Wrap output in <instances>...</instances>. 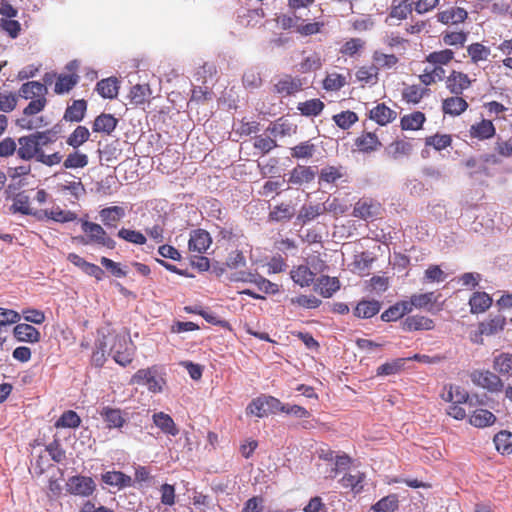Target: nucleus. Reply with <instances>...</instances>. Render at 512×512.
Wrapping results in <instances>:
<instances>
[{
    "label": "nucleus",
    "instance_id": "nucleus-1",
    "mask_svg": "<svg viewBox=\"0 0 512 512\" xmlns=\"http://www.w3.org/2000/svg\"><path fill=\"white\" fill-rule=\"evenodd\" d=\"M49 142V138L44 132H35L18 138L17 156L21 160L38 161L43 147Z\"/></svg>",
    "mask_w": 512,
    "mask_h": 512
},
{
    "label": "nucleus",
    "instance_id": "nucleus-2",
    "mask_svg": "<svg viewBox=\"0 0 512 512\" xmlns=\"http://www.w3.org/2000/svg\"><path fill=\"white\" fill-rule=\"evenodd\" d=\"M81 229L85 234V237H78L82 244H94L110 250L116 247V242L111 238L106 230L97 223L81 220Z\"/></svg>",
    "mask_w": 512,
    "mask_h": 512
},
{
    "label": "nucleus",
    "instance_id": "nucleus-3",
    "mask_svg": "<svg viewBox=\"0 0 512 512\" xmlns=\"http://www.w3.org/2000/svg\"><path fill=\"white\" fill-rule=\"evenodd\" d=\"M471 382L492 394H499L504 390V382L496 372L486 369H475L470 375Z\"/></svg>",
    "mask_w": 512,
    "mask_h": 512
},
{
    "label": "nucleus",
    "instance_id": "nucleus-4",
    "mask_svg": "<svg viewBox=\"0 0 512 512\" xmlns=\"http://www.w3.org/2000/svg\"><path fill=\"white\" fill-rule=\"evenodd\" d=\"M111 339L112 345L109 349V354L119 365L123 367L129 365L134 355L133 344L125 337L119 335H113Z\"/></svg>",
    "mask_w": 512,
    "mask_h": 512
},
{
    "label": "nucleus",
    "instance_id": "nucleus-5",
    "mask_svg": "<svg viewBox=\"0 0 512 512\" xmlns=\"http://www.w3.org/2000/svg\"><path fill=\"white\" fill-rule=\"evenodd\" d=\"M96 489V484L91 477L76 475L66 482V491L71 495L89 497Z\"/></svg>",
    "mask_w": 512,
    "mask_h": 512
},
{
    "label": "nucleus",
    "instance_id": "nucleus-6",
    "mask_svg": "<svg viewBox=\"0 0 512 512\" xmlns=\"http://www.w3.org/2000/svg\"><path fill=\"white\" fill-rule=\"evenodd\" d=\"M132 384L145 385L153 393L162 391L164 380L157 378V371L154 367L139 369L131 378Z\"/></svg>",
    "mask_w": 512,
    "mask_h": 512
},
{
    "label": "nucleus",
    "instance_id": "nucleus-7",
    "mask_svg": "<svg viewBox=\"0 0 512 512\" xmlns=\"http://www.w3.org/2000/svg\"><path fill=\"white\" fill-rule=\"evenodd\" d=\"M304 80L298 76L284 74L273 86V92L283 97L294 95L300 92L304 86Z\"/></svg>",
    "mask_w": 512,
    "mask_h": 512
},
{
    "label": "nucleus",
    "instance_id": "nucleus-8",
    "mask_svg": "<svg viewBox=\"0 0 512 512\" xmlns=\"http://www.w3.org/2000/svg\"><path fill=\"white\" fill-rule=\"evenodd\" d=\"M381 204L371 198L359 199L353 208V216L362 220H373L378 217Z\"/></svg>",
    "mask_w": 512,
    "mask_h": 512
},
{
    "label": "nucleus",
    "instance_id": "nucleus-9",
    "mask_svg": "<svg viewBox=\"0 0 512 512\" xmlns=\"http://www.w3.org/2000/svg\"><path fill=\"white\" fill-rule=\"evenodd\" d=\"M468 18V12L460 6H449L436 13V20L443 25H459Z\"/></svg>",
    "mask_w": 512,
    "mask_h": 512
},
{
    "label": "nucleus",
    "instance_id": "nucleus-10",
    "mask_svg": "<svg viewBox=\"0 0 512 512\" xmlns=\"http://www.w3.org/2000/svg\"><path fill=\"white\" fill-rule=\"evenodd\" d=\"M445 84L452 95H461L471 86L472 80L466 73L452 70L446 77Z\"/></svg>",
    "mask_w": 512,
    "mask_h": 512
},
{
    "label": "nucleus",
    "instance_id": "nucleus-11",
    "mask_svg": "<svg viewBox=\"0 0 512 512\" xmlns=\"http://www.w3.org/2000/svg\"><path fill=\"white\" fill-rule=\"evenodd\" d=\"M99 414L108 429H121L127 422V414L120 408L104 406Z\"/></svg>",
    "mask_w": 512,
    "mask_h": 512
},
{
    "label": "nucleus",
    "instance_id": "nucleus-12",
    "mask_svg": "<svg viewBox=\"0 0 512 512\" xmlns=\"http://www.w3.org/2000/svg\"><path fill=\"white\" fill-rule=\"evenodd\" d=\"M401 328L403 331L406 332H413V331H429L433 330L435 328V322L433 319L423 316V315H412L406 317L401 322Z\"/></svg>",
    "mask_w": 512,
    "mask_h": 512
},
{
    "label": "nucleus",
    "instance_id": "nucleus-13",
    "mask_svg": "<svg viewBox=\"0 0 512 512\" xmlns=\"http://www.w3.org/2000/svg\"><path fill=\"white\" fill-rule=\"evenodd\" d=\"M212 243L210 234L203 229L192 231L188 242L189 250L203 254L207 251Z\"/></svg>",
    "mask_w": 512,
    "mask_h": 512
},
{
    "label": "nucleus",
    "instance_id": "nucleus-14",
    "mask_svg": "<svg viewBox=\"0 0 512 512\" xmlns=\"http://www.w3.org/2000/svg\"><path fill=\"white\" fill-rule=\"evenodd\" d=\"M315 176L316 172L312 167L297 165L290 171L288 183L300 186L312 182Z\"/></svg>",
    "mask_w": 512,
    "mask_h": 512
},
{
    "label": "nucleus",
    "instance_id": "nucleus-15",
    "mask_svg": "<svg viewBox=\"0 0 512 512\" xmlns=\"http://www.w3.org/2000/svg\"><path fill=\"white\" fill-rule=\"evenodd\" d=\"M397 112L388 107L385 103H379L369 111V118L381 126L393 122Z\"/></svg>",
    "mask_w": 512,
    "mask_h": 512
},
{
    "label": "nucleus",
    "instance_id": "nucleus-16",
    "mask_svg": "<svg viewBox=\"0 0 512 512\" xmlns=\"http://www.w3.org/2000/svg\"><path fill=\"white\" fill-rule=\"evenodd\" d=\"M496 128L491 120L482 119L480 122L472 124L469 129V136L478 140H488L494 137Z\"/></svg>",
    "mask_w": 512,
    "mask_h": 512
},
{
    "label": "nucleus",
    "instance_id": "nucleus-17",
    "mask_svg": "<svg viewBox=\"0 0 512 512\" xmlns=\"http://www.w3.org/2000/svg\"><path fill=\"white\" fill-rule=\"evenodd\" d=\"M440 295H436L435 292H426L421 294H413L410 299L407 300L410 304V312L416 309H425L432 311L434 304L437 302Z\"/></svg>",
    "mask_w": 512,
    "mask_h": 512
},
{
    "label": "nucleus",
    "instance_id": "nucleus-18",
    "mask_svg": "<svg viewBox=\"0 0 512 512\" xmlns=\"http://www.w3.org/2000/svg\"><path fill=\"white\" fill-rule=\"evenodd\" d=\"M492 367L500 377H512V353L500 352L495 354L492 361Z\"/></svg>",
    "mask_w": 512,
    "mask_h": 512
},
{
    "label": "nucleus",
    "instance_id": "nucleus-19",
    "mask_svg": "<svg viewBox=\"0 0 512 512\" xmlns=\"http://www.w3.org/2000/svg\"><path fill=\"white\" fill-rule=\"evenodd\" d=\"M468 102L460 95H453L442 101V111L450 116H459L468 109Z\"/></svg>",
    "mask_w": 512,
    "mask_h": 512
},
{
    "label": "nucleus",
    "instance_id": "nucleus-20",
    "mask_svg": "<svg viewBox=\"0 0 512 512\" xmlns=\"http://www.w3.org/2000/svg\"><path fill=\"white\" fill-rule=\"evenodd\" d=\"M13 334L19 342L37 343L41 338L39 330L27 323H17Z\"/></svg>",
    "mask_w": 512,
    "mask_h": 512
},
{
    "label": "nucleus",
    "instance_id": "nucleus-21",
    "mask_svg": "<svg viewBox=\"0 0 512 512\" xmlns=\"http://www.w3.org/2000/svg\"><path fill=\"white\" fill-rule=\"evenodd\" d=\"M125 215V209L121 206L106 207L99 212L102 223L108 228H116Z\"/></svg>",
    "mask_w": 512,
    "mask_h": 512
},
{
    "label": "nucleus",
    "instance_id": "nucleus-22",
    "mask_svg": "<svg viewBox=\"0 0 512 512\" xmlns=\"http://www.w3.org/2000/svg\"><path fill=\"white\" fill-rule=\"evenodd\" d=\"M381 310V302L378 300H361L353 310L355 317L369 319L377 315Z\"/></svg>",
    "mask_w": 512,
    "mask_h": 512
},
{
    "label": "nucleus",
    "instance_id": "nucleus-23",
    "mask_svg": "<svg viewBox=\"0 0 512 512\" xmlns=\"http://www.w3.org/2000/svg\"><path fill=\"white\" fill-rule=\"evenodd\" d=\"M496 420V416L484 408L474 410L468 419L470 425L476 428L490 427L495 424Z\"/></svg>",
    "mask_w": 512,
    "mask_h": 512
},
{
    "label": "nucleus",
    "instance_id": "nucleus-24",
    "mask_svg": "<svg viewBox=\"0 0 512 512\" xmlns=\"http://www.w3.org/2000/svg\"><path fill=\"white\" fill-rule=\"evenodd\" d=\"M409 313H411L410 304H408L407 300H401L386 309L381 314V320L384 322L397 321Z\"/></svg>",
    "mask_w": 512,
    "mask_h": 512
},
{
    "label": "nucleus",
    "instance_id": "nucleus-25",
    "mask_svg": "<svg viewBox=\"0 0 512 512\" xmlns=\"http://www.w3.org/2000/svg\"><path fill=\"white\" fill-rule=\"evenodd\" d=\"M340 289V281L336 277L321 276L317 279L315 290L324 298H330Z\"/></svg>",
    "mask_w": 512,
    "mask_h": 512
},
{
    "label": "nucleus",
    "instance_id": "nucleus-26",
    "mask_svg": "<svg viewBox=\"0 0 512 512\" xmlns=\"http://www.w3.org/2000/svg\"><path fill=\"white\" fill-rule=\"evenodd\" d=\"M478 325L485 336H493L504 330L506 318L505 316L498 314L480 322Z\"/></svg>",
    "mask_w": 512,
    "mask_h": 512
},
{
    "label": "nucleus",
    "instance_id": "nucleus-27",
    "mask_svg": "<svg viewBox=\"0 0 512 512\" xmlns=\"http://www.w3.org/2000/svg\"><path fill=\"white\" fill-rule=\"evenodd\" d=\"M87 111V102L84 99L74 100L68 105L63 119L69 122H80L84 119Z\"/></svg>",
    "mask_w": 512,
    "mask_h": 512
},
{
    "label": "nucleus",
    "instance_id": "nucleus-28",
    "mask_svg": "<svg viewBox=\"0 0 512 512\" xmlns=\"http://www.w3.org/2000/svg\"><path fill=\"white\" fill-rule=\"evenodd\" d=\"M356 148L361 152H372L382 146L378 136L372 132H363L355 140Z\"/></svg>",
    "mask_w": 512,
    "mask_h": 512
},
{
    "label": "nucleus",
    "instance_id": "nucleus-29",
    "mask_svg": "<svg viewBox=\"0 0 512 512\" xmlns=\"http://www.w3.org/2000/svg\"><path fill=\"white\" fill-rule=\"evenodd\" d=\"M96 91L105 99H114L119 93V81L116 77L102 79L96 84Z\"/></svg>",
    "mask_w": 512,
    "mask_h": 512
},
{
    "label": "nucleus",
    "instance_id": "nucleus-30",
    "mask_svg": "<svg viewBox=\"0 0 512 512\" xmlns=\"http://www.w3.org/2000/svg\"><path fill=\"white\" fill-rule=\"evenodd\" d=\"M117 124L118 120L112 114L102 113L95 118L92 129L94 132L110 135Z\"/></svg>",
    "mask_w": 512,
    "mask_h": 512
},
{
    "label": "nucleus",
    "instance_id": "nucleus-31",
    "mask_svg": "<svg viewBox=\"0 0 512 512\" xmlns=\"http://www.w3.org/2000/svg\"><path fill=\"white\" fill-rule=\"evenodd\" d=\"M153 423L165 434L176 436L179 433L172 417L164 412L154 413L152 416Z\"/></svg>",
    "mask_w": 512,
    "mask_h": 512
},
{
    "label": "nucleus",
    "instance_id": "nucleus-32",
    "mask_svg": "<svg viewBox=\"0 0 512 512\" xmlns=\"http://www.w3.org/2000/svg\"><path fill=\"white\" fill-rule=\"evenodd\" d=\"M46 94V86L38 81L26 82L22 84V86L19 89V97H22L26 100H34L40 96H45Z\"/></svg>",
    "mask_w": 512,
    "mask_h": 512
},
{
    "label": "nucleus",
    "instance_id": "nucleus-33",
    "mask_svg": "<svg viewBox=\"0 0 512 512\" xmlns=\"http://www.w3.org/2000/svg\"><path fill=\"white\" fill-rule=\"evenodd\" d=\"M426 121V116L421 111H414L410 114H406L400 119V127L402 130L417 131L422 129L423 124Z\"/></svg>",
    "mask_w": 512,
    "mask_h": 512
},
{
    "label": "nucleus",
    "instance_id": "nucleus-34",
    "mask_svg": "<svg viewBox=\"0 0 512 512\" xmlns=\"http://www.w3.org/2000/svg\"><path fill=\"white\" fill-rule=\"evenodd\" d=\"M326 211V206L324 204H309L303 205L300 208V211L297 216V221L305 225L306 223L316 219L318 216L322 215Z\"/></svg>",
    "mask_w": 512,
    "mask_h": 512
},
{
    "label": "nucleus",
    "instance_id": "nucleus-35",
    "mask_svg": "<svg viewBox=\"0 0 512 512\" xmlns=\"http://www.w3.org/2000/svg\"><path fill=\"white\" fill-rule=\"evenodd\" d=\"M469 305L471 313H483L492 305V298L486 292H474L469 299Z\"/></svg>",
    "mask_w": 512,
    "mask_h": 512
},
{
    "label": "nucleus",
    "instance_id": "nucleus-36",
    "mask_svg": "<svg viewBox=\"0 0 512 512\" xmlns=\"http://www.w3.org/2000/svg\"><path fill=\"white\" fill-rule=\"evenodd\" d=\"M292 280L301 287H307L314 282L315 274L306 265H299L290 271Z\"/></svg>",
    "mask_w": 512,
    "mask_h": 512
},
{
    "label": "nucleus",
    "instance_id": "nucleus-37",
    "mask_svg": "<svg viewBox=\"0 0 512 512\" xmlns=\"http://www.w3.org/2000/svg\"><path fill=\"white\" fill-rule=\"evenodd\" d=\"M467 54L471 63L478 64L488 60L491 55V49L480 42H474L467 46Z\"/></svg>",
    "mask_w": 512,
    "mask_h": 512
},
{
    "label": "nucleus",
    "instance_id": "nucleus-38",
    "mask_svg": "<svg viewBox=\"0 0 512 512\" xmlns=\"http://www.w3.org/2000/svg\"><path fill=\"white\" fill-rule=\"evenodd\" d=\"M456 390V400L448 407L447 414L456 420H463L466 417V411L459 404L465 403L468 400L469 395L465 391H460L459 387H457Z\"/></svg>",
    "mask_w": 512,
    "mask_h": 512
},
{
    "label": "nucleus",
    "instance_id": "nucleus-39",
    "mask_svg": "<svg viewBox=\"0 0 512 512\" xmlns=\"http://www.w3.org/2000/svg\"><path fill=\"white\" fill-rule=\"evenodd\" d=\"M379 69L376 65L361 66L357 69L355 76L357 81L363 85H374L378 82Z\"/></svg>",
    "mask_w": 512,
    "mask_h": 512
},
{
    "label": "nucleus",
    "instance_id": "nucleus-40",
    "mask_svg": "<svg viewBox=\"0 0 512 512\" xmlns=\"http://www.w3.org/2000/svg\"><path fill=\"white\" fill-rule=\"evenodd\" d=\"M365 479V475L362 472H357L356 474H345L340 479V485L344 489H348L355 494L360 493L363 489V481Z\"/></svg>",
    "mask_w": 512,
    "mask_h": 512
},
{
    "label": "nucleus",
    "instance_id": "nucleus-41",
    "mask_svg": "<svg viewBox=\"0 0 512 512\" xmlns=\"http://www.w3.org/2000/svg\"><path fill=\"white\" fill-rule=\"evenodd\" d=\"M79 81V76L75 73L60 74L55 82L54 92L56 94L68 93Z\"/></svg>",
    "mask_w": 512,
    "mask_h": 512
},
{
    "label": "nucleus",
    "instance_id": "nucleus-42",
    "mask_svg": "<svg viewBox=\"0 0 512 512\" xmlns=\"http://www.w3.org/2000/svg\"><path fill=\"white\" fill-rule=\"evenodd\" d=\"M326 23L323 20H315L313 22H306L300 20L297 26V34L302 37H308L316 34H320L325 29Z\"/></svg>",
    "mask_w": 512,
    "mask_h": 512
},
{
    "label": "nucleus",
    "instance_id": "nucleus-43",
    "mask_svg": "<svg viewBox=\"0 0 512 512\" xmlns=\"http://www.w3.org/2000/svg\"><path fill=\"white\" fill-rule=\"evenodd\" d=\"M494 444L499 453L502 455L512 454V433L506 430L498 432L494 436Z\"/></svg>",
    "mask_w": 512,
    "mask_h": 512
},
{
    "label": "nucleus",
    "instance_id": "nucleus-44",
    "mask_svg": "<svg viewBox=\"0 0 512 512\" xmlns=\"http://www.w3.org/2000/svg\"><path fill=\"white\" fill-rule=\"evenodd\" d=\"M102 481L107 485L123 488L130 485L131 477L121 471H108L102 475Z\"/></svg>",
    "mask_w": 512,
    "mask_h": 512
},
{
    "label": "nucleus",
    "instance_id": "nucleus-45",
    "mask_svg": "<svg viewBox=\"0 0 512 512\" xmlns=\"http://www.w3.org/2000/svg\"><path fill=\"white\" fill-rule=\"evenodd\" d=\"M398 508L399 499L396 494H389L381 498L371 507L374 512H395Z\"/></svg>",
    "mask_w": 512,
    "mask_h": 512
},
{
    "label": "nucleus",
    "instance_id": "nucleus-46",
    "mask_svg": "<svg viewBox=\"0 0 512 512\" xmlns=\"http://www.w3.org/2000/svg\"><path fill=\"white\" fill-rule=\"evenodd\" d=\"M45 217L59 223L72 222L77 219V214L70 210H63L60 207H55L50 210L43 211Z\"/></svg>",
    "mask_w": 512,
    "mask_h": 512
},
{
    "label": "nucleus",
    "instance_id": "nucleus-47",
    "mask_svg": "<svg viewBox=\"0 0 512 512\" xmlns=\"http://www.w3.org/2000/svg\"><path fill=\"white\" fill-rule=\"evenodd\" d=\"M325 105L317 98L298 103L297 109L304 116H318L322 113Z\"/></svg>",
    "mask_w": 512,
    "mask_h": 512
},
{
    "label": "nucleus",
    "instance_id": "nucleus-48",
    "mask_svg": "<svg viewBox=\"0 0 512 512\" xmlns=\"http://www.w3.org/2000/svg\"><path fill=\"white\" fill-rule=\"evenodd\" d=\"M428 89L419 85H409L402 91V99L406 103L418 104L427 94Z\"/></svg>",
    "mask_w": 512,
    "mask_h": 512
},
{
    "label": "nucleus",
    "instance_id": "nucleus-49",
    "mask_svg": "<svg viewBox=\"0 0 512 512\" xmlns=\"http://www.w3.org/2000/svg\"><path fill=\"white\" fill-rule=\"evenodd\" d=\"M396 0H393L390 17L397 20H405L414 10L412 2L409 0H401L398 4H395Z\"/></svg>",
    "mask_w": 512,
    "mask_h": 512
},
{
    "label": "nucleus",
    "instance_id": "nucleus-50",
    "mask_svg": "<svg viewBox=\"0 0 512 512\" xmlns=\"http://www.w3.org/2000/svg\"><path fill=\"white\" fill-rule=\"evenodd\" d=\"M468 39V32L445 31L442 33V41L447 46L463 47Z\"/></svg>",
    "mask_w": 512,
    "mask_h": 512
},
{
    "label": "nucleus",
    "instance_id": "nucleus-51",
    "mask_svg": "<svg viewBox=\"0 0 512 512\" xmlns=\"http://www.w3.org/2000/svg\"><path fill=\"white\" fill-rule=\"evenodd\" d=\"M454 59V52L451 49H443L440 51L431 52L426 56V62L435 66H442L449 64Z\"/></svg>",
    "mask_w": 512,
    "mask_h": 512
},
{
    "label": "nucleus",
    "instance_id": "nucleus-52",
    "mask_svg": "<svg viewBox=\"0 0 512 512\" xmlns=\"http://www.w3.org/2000/svg\"><path fill=\"white\" fill-rule=\"evenodd\" d=\"M90 132L85 126H77L75 130L68 136L66 143L77 149L89 140Z\"/></svg>",
    "mask_w": 512,
    "mask_h": 512
},
{
    "label": "nucleus",
    "instance_id": "nucleus-53",
    "mask_svg": "<svg viewBox=\"0 0 512 512\" xmlns=\"http://www.w3.org/2000/svg\"><path fill=\"white\" fill-rule=\"evenodd\" d=\"M347 84V79L344 75L332 72L327 74L323 80V89L326 91H339Z\"/></svg>",
    "mask_w": 512,
    "mask_h": 512
},
{
    "label": "nucleus",
    "instance_id": "nucleus-54",
    "mask_svg": "<svg viewBox=\"0 0 512 512\" xmlns=\"http://www.w3.org/2000/svg\"><path fill=\"white\" fill-rule=\"evenodd\" d=\"M81 424V418L73 410H67L62 413L55 422L56 428H78Z\"/></svg>",
    "mask_w": 512,
    "mask_h": 512
},
{
    "label": "nucleus",
    "instance_id": "nucleus-55",
    "mask_svg": "<svg viewBox=\"0 0 512 512\" xmlns=\"http://www.w3.org/2000/svg\"><path fill=\"white\" fill-rule=\"evenodd\" d=\"M345 172L343 167L326 166L321 169L319 174V181L328 184L335 183L337 180L344 177Z\"/></svg>",
    "mask_w": 512,
    "mask_h": 512
},
{
    "label": "nucleus",
    "instance_id": "nucleus-56",
    "mask_svg": "<svg viewBox=\"0 0 512 512\" xmlns=\"http://www.w3.org/2000/svg\"><path fill=\"white\" fill-rule=\"evenodd\" d=\"M406 361L407 359L405 358H397L392 360L391 362H386L377 368V375L388 376L397 374L403 369Z\"/></svg>",
    "mask_w": 512,
    "mask_h": 512
},
{
    "label": "nucleus",
    "instance_id": "nucleus-57",
    "mask_svg": "<svg viewBox=\"0 0 512 512\" xmlns=\"http://www.w3.org/2000/svg\"><path fill=\"white\" fill-rule=\"evenodd\" d=\"M88 156L79 151H74L67 155L63 162V166L66 169L84 168L88 165Z\"/></svg>",
    "mask_w": 512,
    "mask_h": 512
},
{
    "label": "nucleus",
    "instance_id": "nucleus-58",
    "mask_svg": "<svg viewBox=\"0 0 512 512\" xmlns=\"http://www.w3.org/2000/svg\"><path fill=\"white\" fill-rule=\"evenodd\" d=\"M117 236L135 245H144L147 242L146 236L143 233L132 229L121 228Z\"/></svg>",
    "mask_w": 512,
    "mask_h": 512
},
{
    "label": "nucleus",
    "instance_id": "nucleus-59",
    "mask_svg": "<svg viewBox=\"0 0 512 512\" xmlns=\"http://www.w3.org/2000/svg\"><path fill=\"white\" fill-rule=\"evenodd\" d=\"M365 46V41L361 38H350L340 48L342 55L353 57L358 54Z\"/></svg>",
    "mask_w": 512,
    "mask_h": 512
},
{
    "label": "nucleus",
    "instance_id": "nucleus-60",
    "mask_svg": "<svg viewBox=\"0 0 512 512\" xmlns=\"http://www.w3.org/2000/svg\"><path fill=\"white\" fill-rule=\"evenodd\" d=\"M358 119V115L350 110L343 111L333 116V121L336 123V125L344 130L349 129L358 121Z\"/></svg>",
    "mask_w": 512,
    "mask_h": 512
},
{
    "label": "nucleus",
    "instance_id": "nucleus-61",
    "mask_svg": "<svg viewBox=\"0 0 512 512\" xmlns=\"http://www.w3.org/2000/svg\"><path fill=\"white\" fill-rule=\"evenodd\" d=\"M322 66V60L319 54L313 53L305 57L298 65V70L301 73H309L320 69Z\"/></svg>",
    "mask_w": 512,
    "mask_h": 512
},
{
    "label": "nucleus",
    "instance_id": "nucleus-62",
    "mask_svg": "<svg viewBox=\"0 0 512 512\" xmlns=\"http://www.w3.org/2000/svg\"><path fill=\"white\" fill-rule=\"evenodd\" d=\"M294 215L293 208L288 205L281 203L273 208L269 213V218L273 221H284L290 220Z\"/></svg>",
    "mask_w": 512,
    "mask_h": 512
},
{
    "label": "nucleus",
    "instance_id": "nucleus-63",
    "mask_svg": "<svg viewBox=\"0 0 512 512\" xmlns=\"http://www.w3.org/2000/svg\"><path fill=\"white\" fill-rule=\"evenodd\" d=\"M452 144V138L448 134H435L425 139L426 146H432L435 150L440 151Z\"/></svg>",
    "mask_w": 512,
    "mask_h": 512
},
{
    "label": "nucleus",
    "instance_id": "nucleus-64",
    "mask_svg": "<svg viewBox=\"0 0 512 512\" xmlns=\"http://www.w3.org/2000/svg\"><path fill=\"white\" fill-rule=\"evenodd\" d=\"M150 94V88L147 85L137 84L130 90L129 97L131 102L136 105L144 104Z\"/></svg>",
    "mask_w": 512,
    "mask_h": 512
}]
</instances>
